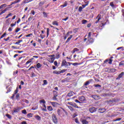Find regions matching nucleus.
<instances>
[{
  "instance_id": "obj_56",
  "label": "nucleus",
  "mask_w": 124,
  "mask_h": 124,
  "mask_svg": "<svg viewBox=\"0 0 124 124\" xmlns=\"http://www.w3.org/2000/svg\"><path fill=\"white\" fill-rule=\"evenodd\" d=\"M54 63V65H55V66H57V65H58V62L57 61H55Z\"/></svg>"
},
{
  "instance_id": "obj_61",
  "label": "nucleus",
  "mask_w": 124,
  "mask_h": 124,
  "mask_svg": "<svg viewBox=\"0 0 124 124\" xmlns=\"http://www.w3.org/2000/svg\"><path fill=\"white\" fill-rule=\"evenodd\" d=\"M9 38H10V37H8L6 39H4V40H5V41H8V40H9Z\"/></svg>"
},
{
  "instance_id": "obj_48",
  "label": "nucleus",
  "mask_w": 124,
  "mask_h": 124,
  "mask_svg": "<svg viewBox=\"0 0 124 124\" xmlns=\"http://www.w3.org/2000/svg\"><path fill=\"white\" fill-rule=\"evenodd\" d=\"M121 120H122V118H119L116 119L115 120H114L113 122H117V121H121Z\"/></svg>"
},
{
  "instance_id": "obj_41",
  "label": "nucleus",
  "mask_w": 124,
  "mask_h": 124,
  "mask_svg": "<svg viewBox=\"0 0 124 124\" xmlns=\"http://www.w3.org/2000/svg\"><path fill=\"white\" fill-rule=\"evenodd\" d=\"M41 67V65L40 63H38L37 64V68H40Z\"/></svg>"
},
{
  "instance_id": "obj_26",
  "label": "nucleus",
  "mask_w": 124,
  "mask_h": 124,
  "mask_svg": "<svg viewBox=\"0 0 124 124\" xmlns=\"http://www.w3.org/2000/svg\"><path fill=\"white\" fill-rule=\"evenodd\" d=\"M87 22H88V21L85 19L82 20L81 21L82 24H87Z\"/></svg>"
},
{
  "instance_id": "obj_51",
  "label": "nucleus",
  "mask_w": 124,
  "mask_h": 124,
  "mask_svg": "<svg viewBox=\"0 0 124 124\" xmlns=\"http://www.w3.org/2000/svg\"><path fill=\"white\" fill-rule=\"evenodd\" d=\"M48 57H49V58H54V57H55V55H54V54H53V55H48Z\"/></svg>"
},
{
  "instance_id": "obj_10",
  "label": "nucleus",
  "mask_w": 124,
  "mask_h": 124,
  "mask_svg": "<svg viewBox=\"0 0 124 124\" xmlns=\"http://www.w3.org/2000/svg\"><path fill=\"white\" fill-rule=\"evenodd\" d=\"M124 73L122 72L120 75H119L118 78L116 79H121L122 77L124 76Z\"/></svg>"
},
{
  "instance_id": "obj_28",
  "label": "nucleus",
  "mask_w": 124,
  "mask_h": 124,
  "mask_svg": "<svg viewBox=\"0 0 124 124\" xmlns=\"http://www.w3.org/2000/svg\"><path fill=\"white\" fill-rule=\"evenodd\" d=\"M40 103H43V104H45L46 102L45 101V100H40Z\"/></svg>"
},
{
  "instance_id": "obj_7",
  "label": "nucleus",
  "mask_w": 124,
  "mask_h": 124,
  "mask_svg": "<svg viewBox=\"0 0 124 124\" xmlns=\"http://www.w3.org/2000/svg\"><path fill=\"white\" fill-rule=\"evenodd\" d=\"M112 62H113V60L112 59H109V60H106L104 62L105 63H106V62H108V63L109 64H112Z\"/></svg>"
},
{
  "instance_id": "obj_18",
  "label": "nucleus",
  "mask_w": 124,
  "mask_h": 124,
  "mask_svg": "<svg viewBox=\"0 0 124 124\" xmlns=\"http://www.w3.org/2000/svg\"><path fill=\"white\" fill-rule=\"evenodd\" d=\"M73 94H74V93L73 92H70V93H69L67 94V95L68 96H72V95H73Z\"/></svg>"
},
{
  "instance_id": "obj_16",
  "label": "nucleus",
  "mask_w": 124,
  "mask_h": 124,
  "mask_svg": "<svg viewBox=\"0 0 124 124\" xmlns=\"http://www.w3.org/2000/svg\"><path fill=\"white\" fill-rule=\"evenodd\" d=\"M9 8H10V7L6 8L4 10L1 11L2 13L3 14L4 13H6Z\"/></svg>"
},
{
  "instance_id": "obj_27",
  "label": "nucleus",
  "mask_w": 124,
  "mask_h": 124,
  "mask_svg": "<svg viewBox=\"0 0 124 124\" xmlns=\"http://www.w3.org/2000/svg\"><path fill=\"white\" fill-rule=\"evenodd\" d=\"M86 3H87V4H83V5H82V6L83 7V8H85V7L86 6H87L88 5V4H89V1L86 2Z\"/></svg>"
},
{
  "instance_id": "obj_36",
  "label": "nucleus",
  "mask_w": 124,
  "mask_h": 124,
  "mask_svg": "<svg viewBox=\"0 0 124 124\" xmlns=\"http://www.w3.org/2000/svg\"><path fill=\"white\" fill-rule=\"evenodd\" d=\"M83 10V8L81 6H80L78 8V11L79 12H82V10Z\"/></svg>"
},
{
  "instance_id": "obj_60",
  "label": "nucleus",
  "mask_w": 124,
  "mask_h": 124,
  "mask_svg": "<svg viewBox=\"0 0 124 124\" xmlns=\"http://www.w3.org/2000/svg\"><path fill=\"white\" fill-rule=\"evenodd\" d=\"M52 99L53 100H57V96H54Z\"/></svg>"
},
{
  "instance_id": "obj_9",
  "label": "nucleus",
  "mask_w": 124,
  "mask_h": 124,
  "mask_svg": "<svg viewBox=\"0 0 124 124\" xmlns=\"http://www.w3.org/2000/svg\"><path fill=\"white\" fill-rule=\"evenodd\" d=\"M20 108H19L17 107L14 109V112H15V113H18V112L20 111Z\"/></svg>"
},
{
  "instance_id": "obj_1",
  "label": "nucleus",
  "mask_w": 124,
  "mask_h": 124,
  "mask_svg": "<svg viewBox=\"0 0 124 124\" xmlns=\"http://www.w3.org/2000/svg\"><path fill=\"white\" fill-rule=\"evenodd\" d=\"M52 118L53 123H54V124H57L58 119H57V118L56 117V115H55V114H52Z\"/></svg>"
},
{
  "instance_id": "obj_34",
  "label": "nucleus",
  "mask_w": 124,
  "mask_h": 124,
  "mask_svg": "<svg viewBox=\"0 0 124 124\" xmlns=\"http://www.w3.org/2000/svg\"><path fill=\"white\" fill-rule=\"evenodd\" d=\"M43 15H44V17H45V18H47V14H46V13H45V12H44L43 13Z\"/></svg>"
},
{
  "instance_id": "obj_52",
  "label": "nucleus",
  "mask_w": 124,
  "mask_h": 124,
  "mask_svg": "<svg viewBox=\"0 0 124 124\" xmlns=\"http://www.w3.org/2000/svg\"><path fill=\"white\" fill-rule=\"evenodd\" d=\"M6 116L7 117V118H8V119H11V116H10V115L6 114Z\"/></svg>"
},
{
  "instance_id": "obj_4",
  "label": "nucleus",
  "mask_w": 124,
  "mask_h": 124,
  "mask_svg": "<svg viewBox=\"0 0 124 124\" xmlns=\"http://www.w3.org/2000/svg\"><path fill=\"white\" fill-rule=\"evenodd\" d=\"M89 111L90 113H94V112H96V109H95V108L94 107L90 108H89Z\"/></svg>"
},
{
  "instance_id": "obj_63",
  "label": "nucleus",
  "mask_w": 124,
  "mask_h": 124,
  "mask_svg": "<svg viewBox=\"0 0 124 124\" xmlns=\"http://www.w3.org/2000/svg\"><path fill=\"white\" fill-rule=\"evenodd\" d=\"M21 124H27V122L23 121L21 122Z\"/></svg>"
},
{
  "instance_id": "obj_47",
  "label": "nucleus",
  "mask_w": 124,
  "mask_h": 124,
  "mask_svg": "<svg viewBox=\"0 0 124 124\" xmlns=\"http://www.w3.org/2000/svg\"><path fill=\"white\" fill-rule=\"evenodd\" d=\"M43 82H44V85H47V84L48 83L47 82V80H44Z\"/></svg>"
},
{
  "instance_id": "obj_62",
  "label": "nucleus",
  "mask_w": 124,
  "mask_h": 124,
  "mask_svg": "<svg viewBox=\"0 0 124 124\" xmlns=\"http://www.w3.org/2000/svg\"><path fill=\"white\" fill-rule=\"evenodd\" d=\"M49 35V28L47 29V36Z\"/></svg>"
},
{
  "instance_id": "obj_39",
  "label": "nucleus",
  "mask_w": 124,
  "mask_h": 124,
  "mask_svg": "<svg viewBox=\"0 0 124 124\" xmlns=\"http://www.w3.org/2000/svg\"><path fill=\"white\" fill-rule=\"evenodd\" d=\"M22 112V114H24V115H27V110H26V109L23 110Z\"/></svg>"
},
{
  "instance_id": "obj_31",
  "label": "nucleus",
  "mask_w": 124,
  "mask_h": 124,
  "mask_svg": "<svg viewBox=\"0 0 124 124\" xmlns=\"http://www.w3.org/2000/svg\"><path fill=\"white\" fill-rule=\"evenodd\" d=\"M79 64H81V63H79L78 62H75V63H73L72 65H74V66L76 65H79Z\"/></svg>"
},
{
  "instance_id": "obj_25",
  "label": "nucleus",
  "mask_w": 124,
  "mask_h": 124,
  "mask_svg": "<svg viewBox=\"0 0 124 124\" xmlns=\"http://www.w3.org/2000/svg\"><path fill=\"white\" fill-rule=\"evenodd\" d=\"M57 114H58L59 116H61L62 115V111L60 109L57 110Z\"/></svg>"
},
{
  "instance_id": "obj_8",
  "label": "nucleus",
  "mask_w": 124,
  "mask_h": 124,
  "mask_svg": "<svg viewBox=\"0 0 124 124\" xmlns=\"http://www.w3.org/2000/svg\"><path fill=\"white\" fill-rule=\"evenodd\" d=\"M21 0H16L13 2H11V5H12L13 4H15V3H18L21 1Z\"/></svg>"
},
{
  "instance_id": "obj_45",
  "label": "nucleus",
  "mask_w": 124,
  "mask_h": 124,
  "mask_svg": "<svg viewBox=\"0 0 124 124\" xmlns=\"http://www.w3.org/2000/svg\"><path fill=\"white\" fill-rule=\"evenodd\" d=\"M11 89H12L11 87H10V88H9V90H7V92H6L7 93H10V92H11Z\"/></svg>"
},
{
  "instance_id": "obj_24",
  "label": "nucleus",
  "mask_w": 124,
  "mask_h": 124,
  "mask_svg": "<svg viewBox=\"0 0 124 124\" xmlns=\"http://www.w3.org/2000/svg\"><path fill=\"white\" fill-rule=\"evenodd\" d=\"M53 95L54 96H58V92L56 91H53Z\"/></svg>"
},
{
  "instance_id": "obj_53",
  "label": "nucleus",
  "mask_w": 124,
  "mask_h": 124,
  "mask_svg": "<svg viewBox=\"0 0 124 124\" xmlns=\"http://www.w3.org/2000/svg\"><path fill=\"white\" fill-rule=\"evenodd\" d=\"M75 121L76 122V123L77 124H79V121H78V119H76L75 120Z\"/></svg>"
},
{
  "instance_id": "obj_37",
  "label": "nucleus",
  "mask_w": 124,
  "mask_h": 124,
  "mask_svg": "<svg viewBox=\"0 0 124 124\" xmlns=\"http://www.w3.org/2000/svg\"><path fill=\"white\" fill-rule=\"evenodd\" d=\"M6 35V33H4L3 35H2L0 38V39H1V38H3L4 36Z\"/></svg>"
},
{
  "instance_id": "obj_23",
  "label": "nucleus",
  "mask_w": 124,
  "mask_h": 124,
  "mask_svg": "<svg viewBox=\"0 0 124 124\" xmlns=\"http://www.w3.org/2000/svg\"><path fill=\"white\" fill-rule=\"evenodd\" d=\"M68 108H69V109H70V111H71L72 112H73V111H74V108H72V107L71 106H68Z\"/></svg>"
},
{
  "instance_id": "obj_59",
  "label": "nucleus",
  "mask_w": 124,
  "mask_h": 124,
  "mask_svg": "<svg viewBox=\"0 0 124 124\" xmlns=\"http://www.w3.org/2000/svg\"><path fill=\"white\" fill-rule=\"evenodd\" d=\"M75 102H77V103H81V102L80 101H79V100L76 99L75 100Z\"/></svg>"
},
{
  "instance_id": "obj_2",
  "label": "nucleus",
  "mask_w": 124,
  "mask_h": 124,
  "mask_svg": "<svg viewBox=\"0 0 124 124\" xmlns=\"http://www.w3.org/2000/svg\"><path fill=\"white\" fill-rule=\"evenodd\" d=\"M62 66H65V67H67V66H68V62L65 61V60H63L62 61Z\"/></svg>"
},
{
  "instance_id": "obj_5",
  "label": "nucleus",
  "mask_w": 124,
  "mask_h": 124,
  "mask_svg": "<svg viewBox=\"0 0 124 124\" xmlns=\"http://www.w3.org/2000/svg\"><path fill=\"white\" fill-rule=\"evenodd\" d=\"M78 99L79 100H80V101H81L82 102L86 101V98H85V97L83 96L79 97Z\"/></svg>"
},
{
  "instance_id": "obj_44",
  "label": "nucleus",
  "mask_w": 124,
  "mask_h": 124,
  "mask_svg": "<svg viewBox=\"0 0 124 124\" xmlns=\"http://www.w3.org/2000/svg\"><path fill=\"white\" fill-rule=\"evenodd\" d=\"M94 87H95L96 88H98V87H101V85H99V84H95L94 85Z\"/></svg>"
},
{
  "instance_id": "obj_13",
  "label": "nucleus",
  "mask_w": 124,
  "mask_h": 124,
  "mask_svg": "<svg viewBox=\"0 0 124 124\" xmlns=\"http://www.w3.org/2000/svg\"><path fill=\"white\" fill-rule=\"evenodd\" d=\"M67 1H65V2H64V4L63 5H62L61 6V7H62V8H63V7H66V6H67Z\"/></svg>"
},
{
  "instance_id": "obj_64",
  "label": "nucleus",
  "mask_w": 124,
  "mask_h": 124,
  "mask_svg": "<svg viewBox=\"0 0 124 124\" xmlns=\"http://www.w3.org/2000/svg\"><path fill=\"white\" fill-rule=\"evenodd\" d=\"M110 5L111 6H112V7H113V6H114V4L113 3V2H110Z\"/></svg>"
},
{
  "instance_id": "obj_49",
  "label": "nucleus",
  "mask_w": 124,
  "mask_h": 124,
  "mask_svg": "<svg viewBox=\"0 0 124 124\" xmlns=\"http://www.w3.org/2000/svg\"><path fill=\"white\" fill-rule=\"evenodd\" d=\"M124 61H122L120 63H119V65H124Z\"/></svg>"
},
{
  "instance_id": "obj_19",
  "label": "nucleus",
  "mask_w": 124,
  "mask_h": 124,
  "mask_svg": "<svg viewBox=\"0 0 124 124\" xmlns=\"http://www.w3.org/2000/svg\"><path fill=\"white\" fill-rule=\"evenodd\" d=\"M47 110L48 111H53V108L51 106H47Z\"/></svg>"
},
{
  "instance_id": "obj_30",
  "label": "nucleus",
  "mask_w": 124,
  "mask_h": 124,
  "mask_svg": "<svg viewBox=\"0 0 124 124\" xmlns=\"http://www.w3.org/2000/svg\"><path fill=\"white\" fill-rule=\"evenodd\" d=\"M21 42H23V40H18V42L15 43L16 45H18V44H20V43H21Z\"/></svg>"
},
{
  "instance_id": "obj_42",
  "label": "nucleus",
  "mask_w": 124,
  "mask_h": 124,
  "mask_svg": "<svg viewBox=\"0 0 124 124\" xmlns=\"http://www.w3.org/2000/svg\"><path fill=\"white\" fill-rule=\"evenodd\" d=\"M31 36H32V34L31 33L26 35V37H31Z\"/></svg>"
},
{
  "instance_id": "obj_58",
  "label": "nucleus",
  "mask_w": 124,
  "mask_h": 124,
  "mask_svg": "<svg viewBox=\"0 0 124 124\" xmlns=\"http://www.w3.org/2000/svg\"><path fill=\"white\" fill-rule=\"evenodd\" d=\"M67 20H68V17H67L65 18H63L62 19L63 21H67Z\"/></svg>"
},
{
  "instance_id": "obj_11",
  "label": "nucleus",
  "mask_w": 124,
  "mask_h": 124,
  "mask_svg": "<svg viewBox=\"0 0 124 124\" xmlns=\"http://www.w3.org/2000/svg\"><path fill=\"white\" fill-rule=\"evenodd\" d=\"M73 37V35H71L69 38L67 39V40L65 42V43H68V42H69L70 41V39Z\"/></svg>"
},
{
  "instance_id": "obj_57",
  "label": "nucleus",
  "mask_w": 124,
  "mask_h": 124,
  "mask_svg": "<svg viewBox=\"0 0 124 124\" xmlns=\"http://www.w3.org/2000/svg\"><path fill=\"white\" fill-rule=\"evenodd\" d=\"M31 13L32 15H34V14H35V12H34V11L33 10L31 11Z\"/></svg>"
},
{
  "instance_id": "obj_20",
  "label": "nucleus",
  "mask_w": 124,
  "mask_h": 124,
  "mask_svg": "<svg viewBox=\"0 0 124 124\" xmlns=\"http://www.w3.org/2000/svg\"><path fill=\"white\" fill-rule=\"evenodd\" d=\"M72 106H73V107H74L75 108H79L78 106L76 105V104L75 103H73Z\"/></svg>"
},
{
  "instance_id": "obj_29",
  "label": "nucleus",
  "mask_w": 124,
  "mask_h": 124,
  "mask_svg": "<svg viewBox=\"0 0 124 124\" xmlns=\"http://www.w3.org/2000/svg\"><path fill=\"white\" fill-rule=\"evenodd\" d=\"M56 59H60V58L61 57V55H60V54L57 53L56 54Z\"/></svg>"
},
{
  "instance_id": "obj_32",
  "label": "nucleus",
  "mask_w": 124,
  "mask_h": 124,
  "mask_svg": "<svg viewBox=\"0 0 124 124\" xmlns=\"http://www.w3.org/2000/svg\"><path fill=\"white\" fill-rule=\"evenodd\" d=\"M3 7H6V4H2V5H1L0 6V9H1V8H3Z\"/></svg>"
},
{
  "instance_id": "obj_55",
  "label": "nucleus",
  "mask_w": 124,
  "mask_h": 124,
  "mask_svg": "<svg viewBox=\"0 0 124 124\" xmlns=\"http://www.w3.org/2000/svg\"><path fill=\"white\" fill-rule=\"evenodd\" d=\"M20 30V28H17L16 30V32H18V31H19Z\"/></svg>"
},
{
  "instance_id": "obj_3",
  "label": "nucleus",
  "mask_w": 124,
  "mask_h": 124,
  "mask_svg": "<svg viewBox=\"0 0 124 124\" xmlns=\"http://www.w3.org/2000/svg\"><path fill=\"white\" fill-rule=\"evenodd\" d=\"M50 103H51V105L54 108L58 107L59 106V103L55 102H50Z\"/></svg>"
},
{
  "instance_id": "obj_14",
  "label": "nucleus",
  "mask_w": 124,
  "mask_h": 124,
  "mask_svg": "<svg viewBox=\"0 0 124 124\" xmlns=\"http://www.w3.org/2000/svg\"><path fill=\"white\" fill-rule=\"evenodd\" d=\"M99 111L100 113H104L105 112L106 110L105 108H100L99 109Z\"/></svg>"
},
{
  "instance_id": "obj_22",
  "label": "nucleus",
  "mask_w": 124,
  "mask_h": 124,
  "mask_svg": "<svg viewBox=\"0 0 124 124\" xmlns=\"http://www.w3.org/2000/svg\"><path fill=\"white\" fill-rule=\"evenodd\" d=\"M52 24L54 26H59V23L56 21H54L52 22Z\"/></svg>"
},
{
  "instance_id": "obj_21",
  "label": "nucleus",
  "mask_w": 124,
  "mask_h": 124,
  "mask_svg": "<svg viewBox=\"0 0 124 124\" xmlns=\"http://www.w3.org/2000/svg\"><path fill=\"white\" fill-rule=\"evenodd\" d=\"M82 123L83 124H89V122L88 121H87V120H83L82 121Z\"/></svg>"
},
{
  "instance_id": "obj_38",
  "label": "nucleus",
  "mask_w": 124,
  "mask_h": 124,
  "mask_svg": "<svg viewBox=\"0 0 124 124\" xmlns=\"http://www.w3.org/2000/svg\"><path fill=\"white\" fill-rule=\"evenodd\" d=\"M28 118H31L32 117V114L31 113H29L27 114Z\"/></svg>"
},
{
  "instance_id": "obj_15",
  "label": "nucleus",
  "mask_w": 124,
  "mask_h": 124,
  "mask_svg": "<svg viewBox=\"0 0 124 124\" xmlns=\"http://www.w3.org/2000/svg\"><path fill=\"white\" fill-rule=\"evenodd\" d=\"M78 51H79V49H78V48H75L73 50V51L71 52L72 53V54H74L75 52H78Z\"/></svg>"
},
{
  "instance_id": "obj_43",
  "label": "nucleus",
  "mask_w": 124,
  "mask_h": 124,
  "mask_svg": "<svg viewBox=\"0 0 124 124\" xmlns=\"http://www.w3.org/2000/svg\"><path fill=\"white\" fill-rule=\"evenodd\" d=\"M89 84H90V81H86L84 84V86H88V85H89Z\"/></svg>"
},
{
  "instance_id": "obj_50",
  "label": "nucleus",
  "mask_w": 124,
  "mask_h": 124,
  "mask_svg": "<svg viewBox=\"0 0 124 124\" xmlns=\"http://www.w3.org/2000/svg\"><path fill=\"white\" fill-rule=\"evenodd\" d=\"M31 60H29L26 62V64H29V63H31Z\"/></svg>"
},
{
  "instance_id": "obj_12",
  "label": "nucleus",
  "mask_w": 124,
  "mask_h": 124,
  "mask_svg": "<svg viewBox=\"0 0 124 124\" xmlns=\"http://www.w3.org/2000/svg\"><path fill=\"white\" fill-rule=\"evenodd\" d=\"M96 19H97V21H96L95 23L96 24H97V23H98L99 20H100V19H101V17H100V16H99V15H98V16H97Z\"/></svg>"
},
{
  "instance_id": "obj_54",
  "label": "nucleus",
  "mask_w": 124,
  "mask_h": 124,
  "mask_svg": "<svg viewBox=\"0 0 124 124\" xmlns=\"http://www.w3.org/2000/svg\"><path fill=\"white\" fill-rule=\"evenodd\" d=\"M32 0H25V1H26V3H27L28 2H30L31 1H32Z\"/></svg>"
},
{
  "instance_id": "obj_33",
  "label": "nucleus",
  "mask_w": 124,
  "mask_h": 124,
  "mask_svg": "<svg viewBox=\"0 0 124 124\" xmlns=\"http://www.w3.org/2000/svg\"><path fill=\"white\" fill-rule=\"evenodd\" d=\"M10 16H12V14H11V13L7 15V16H6L5 17V19H7V18H9V17H10Z\"/></svg>"
},
{
  "instance_id": "obj_40",
  "label": "nucleus",
  "mask_w": 124,
  "mask_h": 124,
  "mask_svg": "<svg viewBox=\"0 0 124 124\" xmlns=\"http://www.w3.org/2000/svg\"><path fill=\"white\" fill-rule=\"evenodd\" d=\"M36 120H38L39 121H40V120H41V118L38 115L36 116Z\"/></svg>"
},
{
  "instance_id": "obj_17",
  "label": "nucleus",
  "mask_w": 124,
  "mask_h": 124,
  "mask_svg": "<svg viewBox=\"0 0 124 124\" xmlns=\"http://www.w3.org/2000/svg\"><path fill=\"white\" fill-rule=\"evenodd\" d=\"M53 73L54 74H57V75H59V74H61V72H60V71H54L53 72Z\"/></svg>"
},
{
  "instance_id": "obj_46",
  "label": "nucleus",
  "mask_w": 124,
  "mask_h": 124,
  "mask_svg": "<svg viewBox=\"0 0 124 124\" xmlns=\"http://www.w3.org/2000/svg\"><path fill=\"white\" fill-rule=\"evenodd\" d=\"M67 70H65V69H63V70H62L60 72L61 73H64V72H65V71H66Z\"/></svg>"
},
{
  "instance_id": "obj_6",
  "label": "nucleus",
  "mask_w": 124,
  "mask_h": 124,
  "mask_svg": "<svg viewBox=\"0 0 124 124\" xmlns=\"http://www.w3.org/2000/svg\"><path fill=\"white\" fill-rule=\"evenodd\" d=\"M56 59V58L55 57H52L51 58H49L48 61L50 63H53L54 62V61Z\"/></svg>"
},
{
  "instance_id": "obj_35",
  "label": "nucleus",
  "mask_w": 124,
  "mask_h": 124,
  "mask_svg": "<svg viewBox=\"0 0 124 124\" xmlns=\"http://www.w3.org/2000/svg\"><path fill=\"white\" fill-rule=\"evenodd\" d=\"M16 94V98L17 99V100H19L20 99V96L19 95V94Z\"/></svg>"
}]
</instances>
